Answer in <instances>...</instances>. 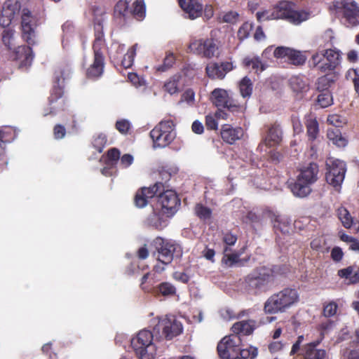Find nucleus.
I'll list each match as a JSON object with an SVG mask.
<instances>
[{"mask_svg":"<svg viewBox=\"0 0 359 359\" xmlns=\"http://www.w3.org/2000/svg\"><path fill=\"white\" fill-rule=\"evenodd\" d=\"M280 271L281 266L278 265L257 266L243 278L241 287L249 294L257 295L265 292L269 285L273 283Z\"/></svg>","mask_w":359,"mask_h":359,"instance_id":"nucleus-1","label":"nucleus"},{"mask_svg":"<svg viewBox=\"0 0 359 359\" xmlns=\"http://www.w3.org/2000/svg\"><path fill=\"white\" fill-rule=\"evenodd\" d=\"M293 4L288 1H280L271 12L268 11H258L256 13L259 22L264 20L283 19L294 24L299 25L309 18L310 13L304 10H295Z\"/></svg>","mask_w":359,"mask_h":359,"instance_id":"nucleus-2","label":"nucleus"},{"mask_svg":"<svg viewBox=\"0 0 359 359\" xmlns=\"http://www.w3.org/2000/svg\"><path fill=\"white\" fill-rule=\"evenodd\" d=\"M154 251L153 257L156 259L157 264L153 267V271L161 273L165 271V267L173 261L174 257L182 254V248L175 241L158 236L153 241Z\"/></svg>","mask_w":359,"mask_h":359,"instance_id":"nucleus-3","label":"nucleus"},{"mask_svg":"<svg viewBox=\"0 0 359 359\" xmlns=\"http://www.w3.org/2000/svg\"><path fill=\"white\" fill-rule=\"evenodd\" d=\"M299 296L294 288L285 287L271 294L264 304L266 314H276L285 312L289 308L297 303Z\"/></svg>","mask_w":359,"mask_h":359,"instance_id":"nucleus-4","label":"nucleus"},{"mask_svg":"<svg viewBox=\"0 0 359 359\" xmlns=\"http://www.w3.org/2000/svg\"><path fill=\"white\" fill-rule=\"evenodd\" d=\"M341 51L327 48L315 53L311 60V65L322 73L334 71L341 63Z\"/></svg>","mask_w":359,"mask_h":359,"instance_id":"nucleus-5","label":"nucleus"},{"mask_svg":"<svg viewBox=\"0 0 359 359\" xmlns=\"http://www.w3.org/2000/svg\"><path fill=\"white\" fill-rule=\"evenodd\" d=\"M153 339L154 334L150 330H142L131 339V346L140 359L154 358L156 347Z\"/></svg>","mask_w":359,"mask_h":359,"instance_id":"nucleus-6","label":"nucleus"},{"mask_svg":"<svg viewBox=\"0 0 359 359\" xmlns=\"http://www.w3.org/2000/svg\"><path fill=\"white\" fill-rule=\"evenodd\" d=\"M332 8L351 26L359 25V4L355 0H334Z\"/></svg>","mask_w":359,"mask_h":359,"instance_id":"nucleus-7","label":"nucleus"},{"mask_svg":"<svg viewBox=\"0 0 359 359\" xmlns=\"http://www.w3.org/2000/svg\"><path fill=\"white\" fill-rule=\"evenodd\" d=\"M104 40L102 36L98 34L93 42V50L94 53L93 62L86 70V76L88 79H96L100 78L104 68V55L103 48Z\"/></svg>","mask_w":359,"mask_h":359,"instance_id":"nucleus-8","label":"nucleus"},{"mask_svg":"<svg viewBox=\"0 0 359 359\" xmlns=\"http://www.w3.org/2000/svg\"><path fill=\"white\" fill-rule=\"evenodd\" d=\"M174 123L172 120L161 121L151 131L150 137L155 147H165L175 139Z\"/></svg>","mask_w":359,"mask_h":359,"instance_id":"nucleus-9","label":"nucleus"},{"mask_svg":"<svg viewBox=\"0 0 359 359\" xmlns=\"http://www.w3.org/2000/svg\"><path fill=\"white\" fill-rule=\"evenodd\" d=\"M38 15L29 9L24 8L21 15V31L22 39L29 45L36 43V28L40 25Z\"/></svg>","mask_w":359,"mask_h":359,"instance_id":"nucleus-10","label":"nucleus"},{"mask_svg":"<svg viewBox=\"0 0 359 359\" xmlns=\"http://www.w3.org/2000/svg\"><path fill=\"white\" fill-rule=\"evenodd\" d=\"M156 208L167 217H172L181 205L180 199L177 193L171 189L161 190L158 193Z\"/></svg>","mask_w":359,"mask_h":359,"instance_id":"nucleus-11","label":"nucleus"},{"mask_svg":"<svg viewBox=\"0 0 359 359\" xmlns=\"http://www.w3.org/2000/svg\"><path fill=\"white\" fill-rule=\"evenodd\" d=\"M162 334L167 340H171L180 335L183 330L182 323L173 316H165L158 318V323L154 327V332Z\"/></svg>","mask_w":359,"mask_h":359,"instance_id":"nucleus-12","label":"nucleus"},{"mask_svg":"<svg viewBox=\"0 0 359 359\" xmlns=\"http://www.w3.org/2000/svg\"><path fill=\"white\" fill-rule=\"evenodd\" d=\"M327 172L325 174V180L327 182L339 190L344 182L346 172V165L345 162L334 159L327 163Z\"/></svg>","mask_w":359,"mask_h":359,"instance_id":"nucleus-13","label":"nucleus"},{"mask_svg":"<svg viewBox=\"0 0 359 359\" xmlns=\"http://www.w3.org/2000/svg\"><path fill=\"white\" fill-rule=\"evenodd\" d=\"M210 100L217 108L226 109L231 112H238L242 109L240 103L227 90L222 88L214 89L211 93Z\"/></svg>","mask_w":359,"mask_h":359,"instance_id":"nucleus-14","label":"nucleus"},{"mask_svg":"<svg viewBox=\"0 0 359 359\" xmlns=\"http://www.w3.org/2000/svg\"><path fill=\"white\" fill-rule=\"evenodd\" d=\"M241 346L240 336H226L218 343L217 350L222 359H231L238 354L239 346Z\"/></svg>","mask_w":359,"mask_h":359,"instance_id":"nucleus-15","label":"nucleus"},{"mask_svg":"<svg viewBox=\"0 0 359 359\" xmlns=\"http://www.w3.org/2000/svg\"><path fill=\"white\" fill-rule=\"evenodd\" d=\"M165 184L161 182L155 183L150 187H142L139 189L134 197V203L139 208H144L149 203V200L156 196L158 191L163 190Z\"/></svg>","mask_w":359,"mask_h":359,"instance_id":"nucleus-16","label":"nucleus"},{"mask_svg":"<svg viewBox=\"0 0 359 359\" xmlns=\"http://www.w3.org/2000/svg\"><path fill=\"white\" fill-rule=\"evenodd\" d=\"M323 339L324 333H321L317 339L304 344L301 349L300 353V355L302 356V358L330 359L329 354L326 350L318 348Z\"/></svg>","mask_w":359,"mask_h":359,"instance_id":"nucleus-17","label":"nucleus"},{"mask_svg":"<svg viewBox=\"0 0 359 359\" xmlns=\"http://www.w3.org/2000/svg\"><path fill=\"white\" fill-rule=\"evenodd\" d=\"M235 68L236 66L231 61L211 62L206 66L205 73L207 76L212 80H222L229 72Z\"/></svg>","mask_w":359,"mask_h":359,"instance_id":"nucleus-18","label":"nucleus"},{"mask_svg":"<svg viewBox=\"0 0 359 359\" xmlns=\"http://www.w3.org/2000/svg\"><path fill=\"white\" fill-rule=\"evenodd\" d=\"M15 137V133L11 127L0 128V171L5 169L8 164L6 155V144L11 142Z\"/></svg>","mask_w":359,"mask_h":359,"instance_id":"nucleus-19","label":"nucleus"},{"mask_svg":"<svg viewBox=\"0 0 359 359\" xmlns=\"http://www.w3.org/2000/svg\"><path fill=\"white\" fill-rule=\"evenodd\" d=\"M273 55L276 58H286L294 65H302L306 62V57L300 51L284 46H280L274 50Z\"/></svg>","mask_w":359,"mask_h":359,"instance_id":"nucleus-20","label":"nucleus"},{"mask_svg":"<svg viewBox=\"0 0 359 359\" xmlns=\"http://www.w3.org/2000/svg\"><path fill=\"white\" fill-rule=\"evenodd\" d=\"M266 135L264 142L266 147H271L279 144L283 139V132L280 124L276 121L264 126Z\"/></svg>","mask_w":359,"mask_h":359,"instance_id":"nucleus-21","label":"nucleus"},{"mask_svg":"<svg viewBox=\"0 0 359 359\" xmlns=\"http://www.w3.org/2000/svg\"><path fill=\"white\" fill-rule=\"evenodd\" d=\"M28 46H20L13 52L11 57L13 60L19 61L20 67L29 66L34 57L32 48Z\"/></svg>","mask_w":359,"mask_h":359,"instance_id":"nucleus-22","label":"nucleus"},{"mask_svg":"<svg viewBox=\"0 0 359 359\" xmlns=\"http://www.w3.org/2000/svg\"><path fill=\"white\" fill-rule=\"evenodd\" d=\"M300 178L297 177L296 180H291L287 182V187L298 198H305L308 196L312 191L311 184L304 180H299Z\"/></svg>","mask_w":359,"mask_h":359,"instance_id":"nucleus-23","label":"nucleus"},{"mask_svg":"<svg viewBox=\"0 0 359 359\" xmlns=\"http://www.w3.org/2000/svg\"><path fill=\"white\" fill-rule=\"evenodd\" d=\"M243 133L241 127L233 128L229 124L223 125L220 132L223 141L229 144H233L236 140L241 139Z\"/></svg>","mask_w":359,"mask_h":359,"instance_id":"nucleus-24","label":"nucleus"},{"mask_svg":"<svg viewBox=\"0 0 359 359\" xmlns=\"http://www.w3.org/2000/svg\"><path fill=\"white\" fill-rule=\"evenodd\" d=\"M231 250V249L228 246H225L224 248V256L222 259V262L226 266L232 267L236 265L238 266H243L251 258V255H249L241 259L235 252L233 253H228Z\"/></svg>","mask_w":359,"mask_h":359,"instance_id":"nucleus-25","label":"nucleus"},{"mask_svg":"<svg viewBox=\"0 0 359 359\" xmlns=\"http://www.w3.org/2000/svg\"><path fill=\"white\" fill-rule=\"evenodd\" d=\"M319 167L316 163H310L299 170L297 177L310 184H313L318 179Z\"/></svg>","mask_w":359,"mask_h":359,"instance_id":"nucleus-26","label":"nucleus"},{"mask_svg":"<svg viewBox=\"0 0 359 359\" xmlns=\"http://www.w3.org/2000/svg\"><path fill=\"white\" fill-rule=\"evenodd\" d=\"M178 3L190 19L194 20L201 15L203 5L198 0H178Z\"/></svg>","mask_w":359,"mask_h":359,"instance_id":"nucleus-27","label":"nucleus"},{"mask_svg":"<svg viewBox=\"0 0 359 359\" xmlns=\"http://www.w3.org/2000/svg\"><path fill=\"white\" fill-rule=\"evenodd\" d=\"M258 326L259 325L254 320H241L233 325L231 330L233 332V335L248 336L252 334Z\"/></svg>","mask_w":359,"mask_h":359,"instance_id":"nucleus-28","label":"nucleus"},{"mask_svg":"<svg viewBox=\"0 0 359 359\" xmlns=\"http://www.w3.org/2000/svg\"><path fill=\"white\" fill-rule=\"evenodd\" d=\"M304 124L309 141L311 142H314L317 140L320 133L319 123L316 115L312 113L306 114L304 116Z\"/></svg>","mask_w":359,"mask_h":359,"instance_id":"nucleus-29","label":"nucleus"},{"mask_svg":"<svg viewBox=\"0 0 359 359\" xmlns=\"http://www.w3.org/2000/svg\"><path fill=\"white\" fill-rule=\"evenodd\" d=\"M162 212L159 209L154 208L153 212L147 217L145 224L158 231L162 230L166 226V221L164 219Z\"/></svg>","mask_w":359,"mask_h":359,"instance_id":"nucleus-30","label":"nucleus"},{"mask_svg":"<svg viewBox=\"0 0 359 359\" xmlns=\"http://www.w3.org/2000/svg\"><path fill=\"white\" fill-rule=\"evenodd\" d=\"M241 65L245 69H249L251 67L252 69L255 70L256 72L258 71L263 72L266 67L258 56L245 57L242 60Z\"/></svg>","mask_w":359,"mask_h":359,"instance_id":"nucleus-31","label":"nucleus"},{"mask_svg":"<svg viewBox=\"0 0 359 359\" xmlns=\"http://www.w3.org/2000/svg\"><path fill=\"white\" fill-rule=\"evenodd\" d=\"M353 271L354 266H349L338 270L337 276L341 278L348 279L350 284L359 283V267L354 273Z\"/></svg>","mask_w":359,"mask_h":359,"instance_id":"nucleus-32","label":"nucleus"},{"mask_svg":"<svg viewBox=\"0 0 359 359\" xmlns=\"http://www.w3.org/2000/svg\"><path fill=\"white\" fill-rule=\"evenodd\" d=\"M55 79L50 95L48 97V102L50 106L59 99L62 98L64 95V86L60 84V76H57Z\"/></svg>","mask_w":359,"mask_h":359,"instance_id":"nucleus-33","label":"nucleus"},{"mask_svg":"<svg viewBox=\"0 0 359 359\" xmlns=\"http://www.w3.org/2000/svg\"><path fill=\"white\" fill-rule=\"evenodd\" d=\"M20 8V6L17 0H6L3 5L1 14L13 20Z\"/></svg>","mask_w":359,"mask_h":359,"instance_id":"nucleus-34","label":"nucleus"},{"mask_svg":"<svg viewBox=\"0 0 359 359\" xmlns=\"http://www.w3.org/2000/svg\"><path fill=\"white\" fill-rule=\"evenodd\" d=\"M151 293L155 295L161 294L164 297L172 296L176 293V288L170 283L163 282L154 287Z\"/></svg>","mask_w":359,"mask_h":359,"instance_id":"nucleus-35","label":"nucleus"},{"mask_svg":"<svg viewBox=\"0 0 359 359\" xmlns=\"http://www.w3.org/2000/svg\"><path fill=\"white\" fill-rule=\"evenodd\" d=\"M290 88L294 92L303 93L309 90V85L304 77L292 76L289 80Z\"/></svg>","mask_w":359,"mask_h":359,"instance_id":"nucleus-36","label":"nucleus"},{"mask_svg":"<svg viewBox=\"0 0 359 359\" xmlns=\"http://www.w3.org/2000/svg\"><path fill=\"white\" fill-rule=\"evenodd\" d=\"M327 138L334 144L339 147H344L347 144V140L346 138L342 137L341 133L338 128L329 129L327 133Z\"/></svg>","mask_w":359,"mask_h":359,"instance_id":"nucleus-37","label":"nucleus"},{"mask_svg":"<svg viewBox=\"0 0 359 359\" xmlns=\"http://www.w3.org/2000/svg\"><path fill=\"white\" fill-rule=\"evenodd\" d=\"M137 44L135 43L127 51V53L119 60L121 67L125 69L130 68L134 62V58L136 55Z\"/></svg>","mask_w":359,"mask_h":359,"instance_id":"nucleus-38","label":"nucleus"},{"mask_svg":"<svg viewBox=\"0 0 359 359\" xmlns=\"http://www.w3.org/2000/svg\"><path fill=\"white\" fill-rule=\"evenodd\" d=\"M337 214L339 219L346 229H350L352 226L353 219L346 208L343 206L339 207L337 210Z\"/></svg>","mask_w":359,"mask_h":359,"instance_id":"nucleus-39","label":"nucleus"},{"mask_svg":"<svg viewBox=\"0 0 359 359\" xmlns=\"http://www.w3.org/2000/svg\"><path fill=\"white\" fill-rule=\"evenodd\" d=\"M146 7L144 0H136L133 4L130 14L135 18L142 20L145 17Z\"/></svg>","mask_w":359,"mask_h":359,"instance_id":"nucleus-40","label":"nucleus"},{"mask_svg":"<svg viewBox=\"0 0 359 359\" xmlns=\"http://www.w3.org/2000/svg\"><path fill=\"white\" fill-rule=\"evenodd\" d=\"M273 229L276 233L280 232L282 234H287L290 233L291 226L288 221L277 216L273 221Z\"/></svg>","mask_w":359,"mask_h":359,"instance_id":"nucleus-41","label":"nucleus"},{"mask_svg":"<svg viewBox=\"0 0 359 359\" xmlns=\"http://www.w3.org/2000/svg\"><path fill=\"white\" fill-rule=\"evenodd\" d=\"M253 83L251 79L248 77H243L239 82V90L243 97H250L252 93Z\"/></svg>","mask_w":359,"mask_h":359,"instance_id":"nucleus-42","label":"nucleus"},{"mask_svg":"<svg viewBox=\"0 0 359 359\" xmlns=\"http://www.w3.org/2000/svg\"><path fill=\"white\" fill-rule=\"evenodd\" d=\"M203 47L202 57L210 59L215 56L217 47L213 39H205Z\"/></svg>","mask_w":359,"mask_h":359,"instance_id":"nucleus-43","label":"nucleus"},{"mask_svg":"<svg viewBox=\"0 0 359 359\" xmlns=\"http://www.w3.org/2000/svg\"><path fill=\"white\" fill-rule=\"evenodd\" d=\"M180 76L175 75L170 77L163 86L164 90L170 95L175 94L179 92Z\"/></svg>","mask_w":359,"mask_h":359,"instance_id":"nucleus-44","label":"nucleus"},{"mask_svg":"<svg viewBox=\"0 0 359 359\" xmlns=\"http://www.w3.org/2000/svg\"><path fill=\"white\" fill-rule=\"evenodd\" d=\"M130 11L129 2L127 0H118L114 6V13L120 18L128 16Z\"/></svg>","mask_w":359,"mask_h":359,"instance_id":"nucleus-45","label":"nucleus"},{"mask_svg":"<svg viewBox=\"0 0 359 359\" xmlns=\"http://www.w3.org/2000/svg\"><path fill=\"white\" fill-rule=\"evenodd\" d=\"M318 95L317 103L322 108L330 106L333 103L332 95L330 91H320Z\"/></svg>","mask_w":359,"mask_h":359,"instance_id":"nucleus-46","label":"nucleus"},{"mask_svg":"<svg viewBox=\"0 0 359 359\" xmlns=\"http://www.w3.org/2000/svg\"><path fill=\"white\" fill-rule=\"evenodd\" d=\"M334 83L333 79L328 74L318 78L316 86L318 91H329L328 88Z\"/></svg>","mask_w":359,"mask_h":359,"instance_id":"nucleus-47","label":"nucleus"},{"mask_svg":"<svg viewBox=\"0 0 359 359\" xmlns=\"http://www.w3.org/2000/svg\"><path fill=\"white\" fill-rule=\"evenodd\" d=\"M107 143V138L104 134L100 133L93 137L92 144L93 147L99 152L102 153Z\"/></svg>","mask_w":359,"mask_h":359,"instance_id":"nucleus-48","label":"nucleus"},{"mask_svg":"<svg viewBox=\"0 0 359 359\" xmlns=\"http://www.w3.org/2000/svg\"><path fill=\"white\" fill-rule=\"evenodd\" d=\"M258 353L257 348L254 346H250L248 348H242L239 346L238 355L243 359H254Z\"/></svg>","mask_w":359,"mask_h":359,"instance_id":"nucleus-49","label":"nucleus"},{"mask_svg":"<svg viewBox=\"0 0 359 359\" xmlns=\"http://www.w3.org/2000/svg\"><path fill=\"white\" fill-rule=\"evenodd\" d=\"M204 41V39H193L189 45V49L190 52L194 54L202 56Z\"/></svg>","mask_w":359,"mask_h":359,"instance_id":"nucleus-50","label":"nucleus"},{"mask_svg":"<svg viewBox=\"0 0 359 359\" xmlns=\"http://www.w3.org/2000/svg\"><path fill=\"white\" fill-rule=\"evenodd\" d=\"M91 10L94 16L95 23L100 25L104 20L103 15L106 13L105 8L101 6L94 5L92 6Z\"/></svg>","mask_w":359,"mask_h":359,"instance_id":"nucleus-51","label":"nucleus"},{"mask_svg":"<svg viewBox=\"0 0 359 359\" xmlns=\"http://www.w3.org/2000/svg\"><path fill=\"white\" fill-rule=\"evenodd\" d=\"M175 62V57L173 53H169L164 58L163 64L156 67V70L161 72H166L173 66Z\"/></svg>","mask_w":359,"mask_h":359,"instance_id":"nucleus-52","label":"nucleus"},{"mask_svg":"<svg viewBox=\"0 0 359 359\" xmlns=\"http://www.w3.org/2000/svg\"><path fill=\"white\" fill-rule=\"evenodd\" d=\"M195 213L201 219H210L212 215L211 210L201 203H197L195 207Z\"/></svg>","mask_w":359,"mask_h":359,"instance_id":"nucleus-53","label":"nucleus"},{"mask_svg":"<svg viewBox=\"0 0 359 359\" xmlns=\"http://www.w3.org/2000/svg\"><path fill=\"white\" fill-rule=\"evenodd\" d=\"M338 304L334 301H331L323 304V313L327 318L334 316L337 311Z\"/></svg>","mask_w":359,"mask_h":359,"instance_id":"nucleus-54","label":"nucleus"},{"mask_svg":"<svg viewBox=\"0 0 359 359\" xmlns=\"http://www.w3.org/2000/svg\"><path fill=\"white\" fill-rule=\"evenodd\" d=\"M14 32L11 29H6L2 32V41L8 49H11L13 46Z\"/></svg>","mask_w":359,"mask_h":359,"instance_id":"nucleus-55","label":"nucleus"},{"mask_svg":"<svg viewBox=\"0 0 359 359\" xmlns=\"http://www.w3.org/2000/svg\"><path fill=\"white\" fill-rule=\"evenodd\" d=\"M252 27H253L252 24L249 23L248 22H244L238 29V31L237 33L238 38L241 41H243V40L247 39L249 36L250 33L252 29Z\"/></svg>","mask_w":359,"mask_h":359,"instance_id":"nucleus-56","label":"nucleus"},{"mask_svg":"<svg viewBox=\"0 0 359 359\" xmlns=\"http://www.w3.org/2000/svg\"><path fill=\"white\" fill-rule=\"evenodd\" d=\"M115 128L122 135H126L130 129V123L128 120L121 119L116 122Z\"/></svg>","mask_w":359,"mask_h":359,"instance_id":"nucleus-57","label":"nucleus"},{"mask_svg":"<svg viewBox=\"0 0 359 359\" xmlns=\"http://www.w3.org/2000/svg\"><path fill=\"white\" fill-rule=\"evenodd\" d=\"M327 121L329 124L332 125L336 128L341 127L344 123V120L341 116L337 114L329 115L327 118Z\"/></svg>","mask_w":359,"mask_h":359,"instance_id":"nucleus-58","label":"nucleus"},{"mask_svg":"<svg viewBox=\"0 0 359 359\" xmlns=\"http://www.w3.org/2000/svg\"><path fill=\"white\" fill-rule=\"evenodd\" d=\"M287 345V344L286 342H283L282 341H274L268 345V349L270 353H274L283 350Z\"/></svg>","mask_w":359,"mask_h":359,"instance_id":"nucleus-59","label":"nucleus"},{"mask_svg":"<svg viewBox=\"0 0 359 359\" xmlns=\"http://www.w3.org/2000/svg\"><path fill=\"white\" fill-rule=\"evenodd\" d=\"M239 18V14L236 11H230L226 13L222 17V22L235 24L237 22Z\"/></svg>","mask_w":359,"mask_h":359,"instance_id":"nucleus-60","label":"nucleus"},{"mask_svg":"<svg viewBox=\"0 0 359 359\" xmlns=\"http://www.w3.org/2000/svg\"><path fill=\"white\" fill-rule=\"evenodd\" d=\"M238 240L237 236L233 234L230 231H227L223 233L222 241L226 244V246L234 245Z\"/></svg>","mask_w":359,"mask_h":359,"instance_id":"nucleus-61","label":"nucleus"},{"mask_svg":"<svg viewBox=\"0 0 359 359\" xmlns=\"http://www.w3.org/2000/svg\"><path fill=\"white\" fill-rule=\"evenodd\" d=\"M330 257L334 262H340L344 257L342 249L338 246L334 247L331 250Z\"/></svg>","mask_w":359,"mask_h":359,"instance_id":"nucleus-62","label":"nucleus"},{"mask_svg":"<svg viewBox=\"0 0 359 359\" xmlns=\"http://www.w3.org/2000/svg\"><path fill=\"white\" fill-rule=\"evenodd\" d=\"M195 100V93L191 89H187L182 95L181 101L186 102L189 104H194Z\"/></svg>","mask_w":359,"mask_h":359,"instance_id":"nucleus-63","label":"nucleus"},{"mask_svg":"<svg viewBox=\"0 0 359 359\" xmlns=\"http://www.w3.org/2000/svg\"><path fill=\"white\" fill-rule=\"evenodd\" d=\"M121 152L118 149L113 147L109 149L107 152V157L108 161L117 162L120 159Z\"/></svg>","mask_w":359,"mask_h":359,"instance_id":"nucleus-64","label":"nucleus"}]
</instances>
